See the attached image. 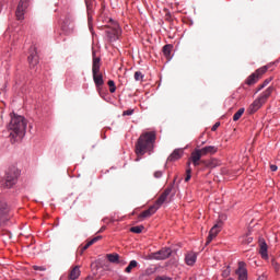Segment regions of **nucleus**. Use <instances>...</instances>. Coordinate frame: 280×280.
Instances as JSON below:
<instances>
[{
	"label": "nucleus",
	"instance_id": "e433bc0d",
	"mask_svg": "<svg viewBox=\"0 0 280 280\" xmlns=\"http://www.w3.org/2000/svg\"><path fill=\"white\" fill-rule=\"evenodd\" d=\"M117 264H119L120 266H126L128 262L126 261V259L120 258V256H119Z\"/></svg>",
	"mask_w": 280,
	"mask_h": 280
},
{
	"label": "nucleus",
	"instance_id": "393cba45",
	"mask_svg": "<svg viewBox=\"0 0 280 280\" xmlns=\"http://www.w3.org/2000/svg\"><path fill=\"white\" fill-rule=\"evenodd\" d=\"M244 108H240L233 116V121H240L242 115H244Z\"/></svg>",
	"mask_w": 280,
	"mask_h": 280
},
{
	"label": "nucleus",
	"instance_id": "a211bd4d",
	"mask_svg": "<svg viewBox=\"0 0 280 280\" xmlns=\"http://www.w3.org/2000/svg\"><path fill=\"white\" fill-rule=\"evenodd\" d=\"M184 154L183 149H175L172 154L167 158V161L170 163L174 162V161H178V159H182Z\"/></svg>",
	"mask_w": 280,
	"mask_h": 280
},
{
	"label": "nucleus",
	"instance_id": "dca6fc26",
	"mask_svg": "<svg viewBox=\"0 0 280 280\" xmlns=\"http://www.w3.org/2000/svg\"><path fill=\"white\" fill-rule=\"evenodd\" d=\"M259 254L262 259H268V244H266V240L259 238Z\"/></svg>",
	"mask_w": 280,
	"mask_h": 280
},
{
	"label": "nucleus",
	"instance_id": "aec40b11",
	"mask_svg": "<svg viewBox=\"0 0 280 280\" xmlns=\"http://www.w3.org/2000/svg\"><path fill=\"white\" fill-rule=\"evenodd\" d=\"M80 275H81L80 266H74V267L70 270V273H69V276H68V279H70V280L79 279V278H80Z\"/></svg>",
	"mask_w": 280,
	"mask_h": 280
},
{
	"label": "nucleus",
	"instance_id": "79ce46f5",
	"mask_svg": "<svg viewBox=\"0 0 280 280\" xmlns=\"http://www.w3.org/2000/svg\"><path fill=\"white\" fill-rule=\"evenodd\" d=\"M270 170H271V172H277L278 167H277V165L271 164L270 165Z\"/></svg>",
	"mask_w": 280,
	"mask_h": 280
},
{
	"label": "nucleus",
	"instance_id": "b1692460",
	"mask_svg": "<svg viewBox=\"0 0 280 280\" xmlns=\"http://www.w3.org/2000/svg\"><path fill=\"white\" fill-rule=\"evenodd\" d=\"M172 49H174V46H172L171 44H166L163 47V54L166 58H170V56H172Z\"/></svg>",
	"mask_w": 280,
	"mask_h": 280
},
{
	"label": "nucleus",
	"instance_id": "a878e982",
	"mask_svg": "<svg viewBox=\"0 0 280 280\" xmlns=\"http://www.w3.org/2000/svg\"><path fill=\"white\" fill-rule=\"evenodd\" d=\"M253 237L248 236V234L241 237V244H252Z\"/></svg>",
	"mask_w": 280,
	"mask_h": 280
},
{
	"label": "nucleus",
	"instance_id": "cd10ccee",
	"mask_svg": "<svg viewBox=\"0 0 280 280\" xmlns=\"http://www.w3.org/2000/svg\"><path fill=\"white\" fill-rule=\"evenodd\" d=\"M18 9L23 11L27 10V0H21L18 4Z\"/></svg>",
	"mask_w": 280,
	"mask_h": 280
},
{
	"label": "nucleus",
	"instance_id": "412c9836",
	"mask_svg": "<svg viewBox=\"0 0 280 280\" xmlns=\"http://www.w3.org/2000/svg\"><path fill=\"white\" fill-rule=\"evenodd\" d=\"M196 259H198L196 253H188L185 257L187 266H194V264H196Z\"/></svg>",
	"mask_w": 280,
	"mask_h": 280
},
{
	"label": "nucleus",
	"instance_id": "4468645a",
	"mask_svg": "<svg viewBox=\"0 0 280 280\" xmlns=\"http://www.w3.org/2000/svg\"><path fill=\"white\" fill-rule=\"evenodd\" d=\"M195 150L197 151V153L202 159V156H207L209 154H215V152H218V147H215V145H208V147H203L201 149H195Z\"/></svg>",
	"mask_w": 280,
	"mask_h": 280
},
{
	"label": "nucleus",
	"instance_id": "7ed1b4c3",
	"mask_svg": "<svg viewBox=\"0 0 280 280\" xmlns=\"http://www.w3.org/2000/svg\"><path fill=\"white\" fill-rule=\"evenodd\" d=\"M101 60L102 59L100 57H95V52H93L92 74L97 91L104 86V75H102V72H100L102 67Z\"/></svg>",
	"mask_w": 280,
	"mask_h": 280
},
{
	"label": "nucleus",
	"instance_id": "bb28decb",
	"mask_svg": "<svg viewBox=\"0 0 280 280\" xmlns=\"http://www.w3.org/2000/svg\"><path fill=\"white\" fill-rule=\"evenodd\" d=\"M143 229H144L143 225L132 226L130 228V232L139 234L143 232Z\"/></svg>",
	"mask_w": 280,
	"mask_h": 280
},
{
	"label": "nucleus",
	"instance_id": "c756f323",
	"mask_svg": "<svg viewBox=\"0 0 280 280\" xmlns=\"http://www.w3.org/2000/svg\"><path fill=\"white\" fill-rule=\"evenodd\" d=\"M24 14H25V11H23L22 9H16L15 15H16L18 21H22Z\"/></svg>",
	"mask_w": 280,
	"mask_h": 280
},
{
	"label": "nucleus",
	"instance_id": "6e6552de",
	"mask_svg": "<svg viewBox=\"0 0 280 280\" xmlns=\"http://www.w3.org/2000/svg\"><path fill=\"white\" fill-rule=\"evenodd\" d=\"M268 71V67L264 66L259 69H257L254 73H252L245 81V84H247L248 86H253V84H257V82H259V79L261 78V75H264V73H266Z\"/></svg>",
	"mask_w": 280,
	"mask_h": 280
},
{
	"label": "nucleus",
	"instance_id": "f8f14e48",
	"mask_svg": "<svg viewBox=\"0 0 280 280\" xmlns=\"http://www.w3.org/2000/svg\"><path fill=\"white\" fill-rule=\"evenodd\" d=\"M238 280H248V270L246 269V262L240 261L238 268L235 271Z\"/></svg>",
	"mask_w": 280,
	"mask_h": 280
},
{
	"label": "nucleus",
	"instance_id": "c03bdc74",
	"mask_svg": "<svg viewBox=\"0 0 280 280\" xmlns=\"http://www.w3.org/2000/svg\"><path fill=\"white\" fill-rule=\"evenodd\" d=\"M104 231H106V226H102L97 233H104Z\"/></svg>",
	"mask_w": 280,
	"mask_h": 280
},
{
	"label": "nucleus",
	"instance_id": "9d476101",
	"mask_svg": "<svg viewBox=\"0 0 280 280\" xmlns=\"http://www.w3.org/2000/svg\"><path fill=\"white\" fill-rule=\"evenodd\" d=\"M172 256V249L168 247H164L159 252L151 254V259H156L158 261L168 259Z\"/></svg>",
	"mask_w": 280,
	"mask_h": 280
},
{
	"label": "nucleus",
	"instance_id": "f257e3e1",
	"mask_svg": "<svg viewBox=\"0 0 280 280\" xmlns=\"http://www.w3.org/2000/svg\"><path fill=\"white\" fill-rule=\"evenodd\" d=\"M154 143H156V132L148 131L142 133L136 142V161H141V156H143V154H152Z\"/></svg>",
	"mask_w": 280,
	"mask_h": 280
},
{
	"label": "nucleus",
	"instance_id": "37998d69",
	"mask_svg": "<svg viewBox=\"0 0 280 280\" xmlns=\"http://www.w3.org/2000/svg\"><path fill=\"white\" fill-rule=\"evenodd\" d=\"M155 280H172V279L167 277H158Z\"/></svg>",
	"mask_w": 280,
	"mask_h": 280
},
{
	"label": "nucleus",
	"instance_id": "2eb2a0df",
	"mask_svg": "<svg viewBox=\"0 0 280 280\" xmlns=\"http://www.w3.org/2000/svg\"><path fill=\"white\" fill-rule=\"evenodd\" d=\"M28 65L31 69H35L38 65V52H36V47H31L28 56Z\"/></svg>",
	"mask_w": 280,
	"mask_h": 280
},
{
	"label": "nucleus",
	"instance_id": "7c9ffc66",
	"mask_svg": "<svg viewBox=\"0 0 280 280\" xmlns=\"http://www.w3.org/2000/svg\"><path fill=\"white\" fill-rule=\"evenodd\" d=\"M141 80H143V73L141 71H136L135 72V81L141 82Z\"/></svg>",
	"mask_w": 280,
	"mask_h": 280
},
{
	"label": "nucleus",
	"instance_id": "5701e85b",
	"mask_svg": "<svg viewBox=\"0 0 280 280\" xmlns=\"http://www.w3.org/2000/svg\"><path fill=\"white\" fill-rule=\"evenodd\" d=\"M106 257L110 264H118L120 256L119 254H107Z\"/></svg>",
	"mask_w": 280,
	"mask_h": 280
},
{
	"label": "nucleus",
	"instance_id": "f704fd0d",
	"mask_svg": "<svg viewBox=\"0 0 280 280\" xmlns=\"http://www.w3.org/2000/svg\"><path fill=\"white\" fill-rule=\"evenodd\" d=\"M33 270H39L40 272H45V270H47V268H45L43 266H33Z\"/></svg>",
	"mask_w": 280,
	"mask_h": 280
},
{
	"label": "nucleus",
	"instance_id": "4c0bfd02",
	"mask_svg": "<svg viewBox=\"0 0 280 280\" xmlns=\"http://www.w3.org/2000/svg\"><path fill=\"white\" fill-rule=\"evenodd\" d=\"M218 128H220V122H215V124L212 126V128H211L212 132H215V130H218Z\"/></svg>",
	"mask_w": 280,
	"mask_h": 280
},
{
	"label": "nucleus",
	"instance_id": "58836bf2",
	"mask_svg": "<svg viewBox=\"0 0 280 280\" xmlns=\"http://www.w3.org/2000/svg\"><path fill=\"white\" fill-rule=\"evenodd\" d=\"M270 82H272V77L266 79L262 84H265V86H268V84H270Z\"/></svg>",
	"mask_w": 280,
	"mask_h": 280
},
{
	"label": "nucleus",
	"instance_id": "a19ab883",
	"mask_svg": "<svg viewBox=\"0 0 280 280\" xmlns=\"http://www.w3.org/2000/svg\"><path fill=\"white\" fill-rule=\"evenodd\" d=\"M261 89H266V84H260L259 86H258V89L256 90V93H259V91H261Z\"/></svg>",
	"mask_w": 280,
	"mask_h": 280
},
{
	"label": "nucleus",
	"instance_id": "39448f33",
	"mask_svg": "<svg viewBox=\"0 0 280 280\" xmlns=\"http://www.w3.org/2000/svg\"><path fill=\"white\" fill-rule=\"evenodd\" d=\"M275 91V88L269 86L265 92H262L260 94V96L258 98H256L248 107V113L249 115H255V113H257V110H259V108H261V106L264 104H266V102H268V97H270L272 95V92Z\"/></svg>",
	"mask_w": 280,
	"mask_h": 280
},
{
	"label": "nucleus",
	"instance_id": "9b49d317",
	"mask_svg": "<svg viewBox=\"0 0 280 280\" xmlns=\"http://www.w3.org/2000/svg\"><path fill=\"white\" fill-rule=\"evenodd\" d=\"M172 189H174V185H170L165 188V190L161 194V196L155 201V207L161 209V207L167 201L170 194H172Z\"/></svg>",
	"mask_w": 280,
	"mask_h": 280
},
{
	"label": "nucleus",
	"instance_id": "423d86ee",
	"mask_svg": "<svg viewBox=\"0 0 280 280\" xmlns=\"http://www.w3.org/2000/svg\"><path fill=\"white\" fill-rule=\"evenodd\" d=\"M191 163L194 167H199V165H205V167H215L213 161L202 160V158L199 155L196 149L190 154V158L187 162V167H191Z\"/></svg>",
	"mask_w": 280,
	"mask_h": 280
},
{
	"label": "nucleus",
	"instance_id": "ea45409f",
	"mask_svg": "<svg viewBox=\"0 0 280 280\" xmlns=\"http://www.w3.org/2000/svg\"><path fill=\"white\" fill-rule=\"evenodd\" d=\"M161 176H163V172L158 171V172L154 173L155 178H161Z\"/></svg>",
	"mask_w": 280,
	"mask_h": 280
},
{
	"label": "nucleus",
	"instance_id": "c85d7f7f",
	"mask_svg": "<svg viewBox=\"0 0 280 280\" xmlns=\"http://www.w3.org/2000/svg\"><path fill=\"white\" fill-rule=\"evenodd\" d=\"M108 86H109V93H115V91H117V86L115 85V81L109 80L107 82Z\"/></svg>",
	"mask_w": 280,
	"mask_h": 280
},
{
	"label": "nucleus",
	"instance_id": "2f4dec72",
	"mask_svg": "<svg viewBox=\"0 0 280 280\" xmlns=\"http://www.w3.org/2000/svg\"><path fill=\"white\" fill-rule=\"evenodd\" d=\"M189 180H191V166L186 170L185 183H189Z\"/></svg>",
	"mask_w": 280,
	"mask_h": 280
},
{
	"label": "nucleus",
	"instance_id": "1a4fd4ad",
	"mask_svg": "<svg viewBox=\"0 0 280 280\" xmlns=\"http://www.w3.org/2000/svg\"><path fill=\"white\" fill-rule=\"evenodd\" d=\"M10 220V208L5 201H0V226Z\"/></svg>",
	"mask_w": 280,
	"mask_h": 280
},
{
	"label": "nucleus",
	"instance_id": "6ab92c4d",
	"mask_svg": "<svg viewBox=\"0 0 280 280\" xmlns=\"http://www.w3.org/2000/svg\"><path fill=\"white\" fill-rule=\"evenodd\" d=\"M156 211H159V208L156 207V205L154 203L153 206H150V208L148 210H144L139 218H150L151 215H154V213H156Z\"/></svg>",
	"mask_w": 280,
	"mask_h": 280
},
{
	"label": "nucleus",
	"instance_id": "c9c22d12",
	"mask_svg": "<svg viewBox=\"0 0 280 280\" xmlns=\"http://www.w3.org/2000/svg\"><path fill=\"white\" fill-rule=\"evenodd\" d=\"M85 4L88 10H91V8H93V0H85Z\"/></svg>",
	"mask_w": 280,
	"mask_h": 280
},
{
	"label": "nucleus",
	"instance_id": "473e14b6",
	"mask_svg": "<svg viewBox=\"0 0 280 280\" xmlns=\"http://www.w3.org/2000/svg\"><path fill=\"white\" fill-rule=\"evenodd\" d=\"M230 275H231V267L228 266V267L222 271V277H223L224 279H226V277H230Z\"/></svg>",
	"mask_w": 280,
	"mask_h": 280
},
{
	"label": "nucleus",
	"instance_id": "ddd939ff",
	"mask_svg": "<svg viewBox=\"0 0 280 280\" xmlns=\"http://www.w3.org/2000/svg\"><path fill=\"white\" fill-rule=\"evenodd\" d=\"M222 231V221H219L209 232L208 238L206 244H211L213 242V238L218 236V233Z\"/></svg>",
	"mask_w": 280,
	"mask_h": 280
},
{
	"label": "nucleus",
	"instance_id": "72a5a7b5",
	"mask_svg": "<svg viewBox=\"0 0 280 280\" xmlns=\"http://www.w3.org/2000/svg\"><path fill=\"white\" fill-rule=\"evenodd\" d=\"M133 113H135V109H127V110L122 112V117L133 115Z\"/></svg>",
	"mask_w": 280,
	"mask_h": 280
},
{
	"label": "nucleus",
	"instance_id": "20e7f679",
	"mask_svg": "<svg viewBox=\"0 0 280 280\" xmlns=\"http://www.w3.org/2000/svg\"><path fill=\"white\" fill-rule=\"evenodd\" d=\"M19 180V168L11 166L7 170L3 178L1 179V187L3 189H12L13 185H16Z\"/></svg>",
	"mask_w": 280,
	"mask_h": 280
},
{
	"label": "nucleus",
	"instance_id": "4be33fe9",
	"mask_svg": "<svg viewBox=\"0 0 280 280\" xmlns=\"http://www.w3.org/2000/svg\"><path fill=\"white\" fill-rule=\"evenodd\" d=\"M138 266L139 262H137V260H131L129 265L125 268V272H127V275H130V272H132V270H135V268H137Z\"/></svg>",
	"mask_w": 280,
	"mask_h": 280
},
{
	"label": "nucleus",
	"instance_id": "f3484780",
	"mask_svg": "<svg viewBox=\"0 0 280 280\" xmlns=\"http://www.w3.org/2000/svg\"><path fill=\"white\" fill-rule=\"evenodd\" d=\"M100 240H102V236H96L88 241V243L79 249L78 252L79 255H84V250H88V248H91V246H93V244H96V242H100Z\"/></svg>",
	"mask_w": 280,
	"mask_h": 280
},
{
	"label": "nucleus",
	"instance_id": "0eeeda50",
	"mask_svg": "<svg viewBox=\"0 0 280 280\" xmlns=\"http://www.w3.org/2000/svg\"><path fill=\"white\" fill-rule=\"evenodd\" d=\"M109 21L112 24L107 26L108 30L106 31V34L109 43H115L116 40H119V36H121V28L117 22L113 20Z\"/></svg>",
	"mask_w": 280,
	"mask_h": 280
},
{
	"label": "nucleus",
	"instance_id": "f03ea898",
	"mask_svg": "<svg viewBox=\"0 0 280 280\" xmlns=\"http://www.w3.org/2000/svg\"><path fill=\"white\" fill-rule=\"evenodd\" d=\"M8 128L11 131L10 136L13 137L14 141L23 139V137H25V130H27V119L21 115L11 114V120Z\"/></svg>",
	"mask_w": 280,
	"mask_h": 280
}]
</instances>
